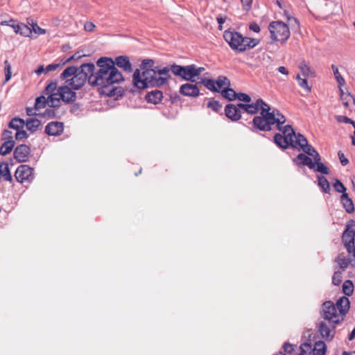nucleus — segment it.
<instances>
[{"instance_id": "57", "label": "nucleus", "mask_w": 355, "mask_h": 355, "mask_svg": "<svg viewBox=\"0 0 355 355\" xmlns=\"http://www.w3.org/2000/svg\"><path fill=\"white\" fill-rule=\"evenodd\" d=\"M315 166L316 171L324 175H328L329 173L328 168L323 163H318L317 164H315Z\"/></svg>"}, {"instance_id": "59", "label": "nucleus", "mask_w": 355, "mask_h": 355, "mask_svg": "<svg viewBox=\"0 0 355 355\" xmlns=\"http://www.w3.org/2000/svg\"><path fill=\"white\" fill-rule=\"evenodd\" d=\"M236 98L245 103H250L251 101L250 96L245 93H237Z\"/></svg>"}, {"instance_id": "1", "label": "nucleus", "mask_w": 355, "mask_h": 355, "mask_svg": "<svg viewBox=\"0 0 355 355\" xmlns=\"http://www.w3.org/2000/svg\"><path fill=\"white\" fill-rule=\"evenodd\" d=\"M96 66L99 69L96 71L94 70L90 74L89 85L107 87L124 80L122 73L116 67H114L112 58L101 57L96 62Z\"/></svg>"}, {"instance_id": "61", "label": "nucleus", "mask_w": 355, "mask_h": 355, "mask_svg": "<svg viewBox=\"0 0 355 355\" xmlns=\"http://www.w3.org/2000/svg\"><path fill=\"white\" fill-rule=\"evenodd\" d=\"M15 177L19 182H22V165L17 167Z\"/></svg>"}, {"instance_id": "48", "label": "nucleus", "mask_w": 355, "mask_h": 355, "mask_svg": "<svg viewBox=\"0 0 355 355\" xmlns=\"http://www.w3.org/2000/svg\"><path fill=\"white\" fill-rule=\"evenodd\" d=\"M58 88H57V83L56 82H51L49 84H48L46 85V87H45V89L44 91V94L45 95H48V96L55 92V91H57Z\"/></svg>"}, {"instance_id": "17", "label": "nucleus", "mask_w": 355, "mask_h": 355, "mask_svg": "<svg viewBox=\"0 0 355 355\" xmlns=\"http://www.w3.org/2000/svg\"><path fill=\"white\" fill-rule=\"evenodd\" d=\"M270 107L266 104V107L261 111V115L265 119L268 125L271 127L272 125L276 124L275 113L274 109L270 112Z\"/></svg>"}, {"instance_id": "6", "label": "nucleus", "mask_w": 355, "mask_h": 355, "mask_svg": "<svg viewBox=\"0 0 355 355\" xmlns=\"http://www.w3.org/2000/svg\"><path fill=\"white\" fill-rule=\"evenodd\" d=\"M322 317L331 325H336L343 321L344 318L337 313V309L331 301H327L322 304Z\"/></svg>"}, {"instance_id": "14", "label": "nucleus", "mask_w": 355, "mask_h": 355, "mask_svg": "<svg viewBox=\"0 0 355 355\" xmlns=\"http://www.w3.org/2000/svg\"><path fill=\"white\" fill-rule=\"evenodd\" d=\"M64 124L59 121H52L49 123L45 128V133L51 136H57L62 133Z\"/></svg>"}, {"instance_id": "7", "label": "nucleus", "mask_w": 355, "mask_h": 355, "mask_svg": "<svg viewBox=\"0 0 355 355\" xmlns=\"http://www.w3.org/2000/svg\"><path fill=\"white\" fill-rule=\"evenodd\" d=\"M223 37L232 49L239 52L245 51L243 46L245 40L241 33L236 31H225L223 33Z\"/></svg>"}, {"instance_id": "62", "label": "nucleus", "mask_w": 355, "mask_h": 355, "mask_svg": "<svg viewBox=\"0 0 355 355\" xmlns=\"http://www.w3.org/2000/svg\"><path fill=\"white\" fill-rule=\"evenodd\" d=\"M295 347L296 346L294 345H291L290 343H285L284 345V349L287 354H291L295 350Z\"/></svg>"}, {"instance_id": "42", "label": "nucleus", "mask_w": 355, "mask_h": 355, "mask_svg": "<svg viewBox=\"0 0 355 355\" xmlns=\"http://www.w3.org/2000/svg\"><path fill=\"white\" fill-rule=\"evenodd\" d=\"M300 354L298 355H313L312 354V346L309 343H304L300 347Z\"/></svg>"}, {"instance_id": "30", "label": "nucleus", "mask_w": 355, "mask_h": 355, "mask_svg": "<svg viewBox=\"0 0 355 355\" xmlns=\"http://www.w3.org/2000/svg\"><path fill=\"white\" fill-rule=\"evenodd\" d=\"M46 105H49L48 99L44 95H42L35 99L34 110L36 112H40V110L44 108Z\"/></svg>"}, {"instance_id": "20", "label": "nucleus", "mask_w": 355, "mask_h": 355, "mask_svg": "<svg viewBox=\"0 0 355 355\" xmlns=\"http://www.w3.org/2000/svg\"><path fill=\"white\" fill-rule=\"evenodd\" d=\"M336 305V307L339 310L340 314L344 317L349 309L350 302L347 297L343 296L337 300Z\"/></svg>"}, {"instance_id": "23", "label": "nucleus", "mask_w": 355, "mask_h": 355, "mask_svg": "<svg viewBox=\"0 0 355 355\" xmlns=\"http://www.w3.org/2000/svg\"><path fill=\"white\" fill-rule=\"evenodd\" d=\"M335 262L339 266L341 270H345L349 264L354 263L350 258L346 257L344 252L340 253L335 259Z\"/></svg>"}, {"instance_id": "52", "label": "nucleus", "mask_w": 355, "mask_h": 355, "mask_svg": "<svg viewBox=\"0 0 355 355\" xmlns=\"http://www.w3.org/2000/svg\"><path fill=\"white\" fill-rule=\"evenodd\" d=\"M342 279V272L339 270L335 271L332 277V283L336 286H338L341 283Z\"/></svg>"}, {"instance_id": "44", "label": "nucleus", "mask_w": 355, "mask_h": 355, "mask_svg": "<svg viewBox=\"0 0 355 355\" xmlns=\"http://www.w3.org/2000/svg\"><path fill=\"white\" fill-rule=\"evenodd\" d=\"M299 68L304 76H309L312 74L311 68L308 66L305 61H302L300 63Z\"/></svg>"}, {"instance_id": "15", "label": "nucleus", "mask_w": 355, "mask_h": 355, "mask_svg": "<svg viewBox=\"0 0 355 355\" xmlns=\"http://www.w3.org/2000/svg\"><path fill=\"white\" fill-rule=\"evenodd\" d=\"M225 116L232 121H237L241 118V112L234 104H228L225 107Z\"/></svg>"}, {"instance_id": "38", "label": "nucleus", "mask_w": 355, "mask_h": 355, "mask_svg": "<svg viewBox=\"0 0 355 355\" xmlns=\"http://www.w3.org/2000/svg\"><path fill=\"white\" fill-rule=\"evenodd\" d=\"M354 291V284L351 280H345L343 284V292L347 296L352 295Z\"/></svg>"}, {"instance_id": "39", "label": "nucleus", "mask_w": 355, "mask_h": 355, "mask_svg": "<svg viewBox=\"0 0 355 355\" xmlns=\"http://www.w3.org/2000/svg\"><path fill=\"white\" fill-rule=\"evenodd\" d=\"M275 113L276 125L279 130H282V125L285 123L286 117L277 109H274Z\"/></svg>"}, {"instance_id": "31", "label": "nucleus", "mask_w": 355, "mask_h": 355, "mask_svg": "<svg viewBox=\"0 0 355 355\" xmlns=\"http://www.w3.org/2000/svg\"><path fill=\"white\" fill-rule=\"evenodd\" d=\"M313 355H324L327 347L323 341H318L315 343L314 347L312 348Z\"/></svg>"}, {"instance_id": "16", "label": "nucleus", "mask_w": 355, "mask_h": 355, "mask_svg": "<svg viewBox=\"0 0 355 355\" xmlns=\"http://www.w3.org/2000/svg\"><path fill=\"white\" fill-rule=\"evenodd\" d=\"M8 128L15 131V137L16 139H22V119L15 117L12 119L8 125Z\"/></svg>"}, {"instance_id": "43", "label": "nucleus", "mask_w": 355, "mask_h": 355, "mask_svg": "<svg viewBox=\"0 0 355 355\" xmlns=\"http://www.w3.org/2000/svg\"><path fill=\"white\" fill-rule=\"evenodd\" d=\"M33 171V168L24 164V181L28 180L31 182L34 178Z\"/></svg>"}, {"instance_id": "36", "label": "nucleus", "mask_w": 355, "mask_h": 355, "mask_svg": "<svg viewBox=\"0 0 355 355\" xmlns=\"http://www.w3.org/2000/svg\"><path fill=\"white\" fill-rule=\"evenodd\" d=\"M221 94L224 98L228 99L229 101L235 100L237 96V93H236L233 89L229 88V87L222 89Z\"/></svg>"}, {"instance_id": "60", "label": "nucleus", "mask_w": 355, "mask_h": 355, "mask_svg": "<svg viewBox=\"0 0 355 355\" xmlns=\"http://www.w3.org/2000/svg\"><path fill=\"white\" fill-rule=\"evenodd\" d=\"M302 150L309 156H312L316 151L315 148L309 144L305 146Z\"/></svg>"}, {"instance_id": "26", "label": "nucleus", "mask_w": 355, "mask_h": 355, "mask_svg": "<svg viewBox=\"0 0 355 355\" xmlns=\"http://www.w3.org/2000/svg\"><path fill=\"white\" fill-rule=\"evenodd\" d=\"M275 143L280 148L286 149L291 146V141L280 133H276L274 136Z\"/></svg>"}, {"instance_id": "34", "label": "nucleus", "mask_w": 355, "mask_h": 355, "mask_svg": "<svg viewBox=\"0 0 355 355\" xmlns=\"http://www.w3.org/2000/svg\"><path fill=\"white\" fill-rule=\"evenodd\" d=\"M318 185L322 189V191L329 193L330 192V184L327 179L322 175L318 176Z\"/></svg>"}, {"instance_id": "40", "label": "nucleus", "mask_w": 355, "mask_h": 355, "mask_svg": "<svg viewBox=\"0 0 355 355\" xmlns=\"http://www.w3.org/2000/svg\"><path fill=\"white\" fill-rule=\"evenodd\" d=\"M156 75H159V78H166V83H167L168 80L171 78V76L169 74V71L171 70V68L169 69L167 67H165L162 69H158V67H155Z\"/></svg>"}, {"instance_id": "46", "label": "nucleus", "mask_w": 355, "mask_h": 355, "mask_svg": "<svg viewBox=\"0 0 355 355\" xmlns=\"http://www.w3.org/2000/svg\"><path fill=\"white\" fill-rule=\"evenodd\" d=\"M340 99L342 100L343 103L345 107H348L349 103L351 101H354V99L352 95L349 94L344 93L342 89H340Z\"/></svg>"}, {"instance_id": "19", "label": "nucleus", "mask_w": 355, "mask_h": 355, "mask_svg": "<svg viewBox=\"0 0 355 355\" xmlns=\"http://www.w3.org/2000/svg\"><path fill=\"white\" fill-rule=\"evenodd\" d=\"M266 104L261 98H259L254 103L247 104L245 112L250 114H255L259 110L261 111L263 108L266 107Z\"/></svg>"}, {"instance_id": "5", "label": "nucleus", "mask_w": 355, "mask_h": 355, "mask_svg": "<svg viewBox=\"0 0 355 355\" xmlns=\"http://www.w3.org/2000/svg\"><path fill=\"white\" fill-rule=\"evenodd\" d=\"M342 242L349 254L354 258V263L352 266L355 268V222L352 220L346 225V228L342 235Z\"/></svg>"}, {"instance_id": "55", "label": "nucleus", "mask_w": 355, "mask_h": 355, "mask_svg": "<svg viewBox=\"0 0 355 355\" xmlns=\"http://www.w3.org/2000/svg\"><path fill=\"white\" fill-rule=\"evenodd\" d=\"M333 187L337 192L342 193L343 194L345 193L346 188L339 180H336Z\"/></svg>"}, {"instance_id": "58", "label": "nucleus", "mask_w": 355, "mask_h": 355, "mask_svg": "<svg viewBox=\"0 0 355 355\" xmlns=\"http://www.w3.org/2000/svg\"><path fill=\"white\" fill-rule=\"evenodd\" d=\"M22 148V145L18 146L15 148V152H14L15 159L19 163L22 162V148Z\"/></svg>"}, {"instance_id": "53", "label": "nucleus", "mask_w": 355, "mask_h": 355, "mask_svg": "<svg viewBox=\"0 0 355 355\" xmlns=\"http://www.w3.org/2000/svg\"><path fill=\"white\" fill-rule=\"evenodd\" d=\"M155 61L152 59H145L140 65L141 69H152L154 67Z\"/></svg>"}, {"instance_id": "9", "label": "nucleus", "mask_w": 355, "mask_h": 355, "mask_svg": "<svg viewBox=\"0 0 355 355\" xmlns=\"http://www.w3.org/2000/svg\"><path fill=\"white\" fill-rule=\"evenodd\" d=\"M46 31L40 28L33 19L27 18L26 24H24V37L36 38L37 35H44Z\"/></svg>"}, {"instance_id": "2", "label": "nucleus", "mask_w": 355, "mask_h": 355, "mask_svg": "<svg viewBox=\"0 0 355 355\" xmlns=\"http://www.w3.org/2000/svg\"><path fill=\"white\" fill-rule=\"evenodd\" d=\"M137 69L133 73L132 80L135 87L139 89H145L149 87H159L166 84V78H155L156 75L155 69Z\"/></svg>"}, {"instance_id": "4", "label": "nucleus", "mask_w": 355, "mask_h": 355, "mask_svg": "<svg viewBox=\"0 0 355 355\" xmlns=\"http://www.w3.org/2000/svg\"><path fill=\"white\" fill-rule=\"evenodd\" d=\"M268 30L270 38L274 42L284 43L290 37V30L287 24L281 21H275L270 23Z\"/></svg>"}, {"instance_id": "21", "label": "nucleus", "mask_w": 355, "mask_h": 355, "mask_svg": "<svg viewBox=\"0 0 355 355\" xmlns=\"http://www.w3.org/2000/svg\"><path fill=\"white\" fill-rule=\"evenodd\" d=\"M66 112V110L62 107H51L46 109L44 112L41 113L40 116L49 118H60Z\"/></svg>"}, {"instance_id": "10", "label": "nucleus", "mask_w": 355, "mask_h": 355, "mask_svg": "<svg viewBox=\"0 0 355 355\" xmlns=\"http://www.w3.org/2000/svg\"><path fill=\"white\" fill-rule=\"evenodd\" d=\"M335 326L325 321H322L318 325V331L320 336L327 340H331L335 336Z\"/></svg>"}, {"instance_id": "29", "label": "nucleus", "mask_w": 355, "mask_h": 355, "mask_svg": "<svg viewBox=\"0 0 355 355\" xmlns=\"http://www.w3.org/2000/svg\"><path fill=\"white\" fill-rule=\"evenodd\" d=\"M297 160H300L302 162L301 163H297L298 165L302 164L304 166H307L310 169L315 168V163H313L309 157L303 153L299 154L294 159V162H297Z\"/></svg>"}, {"instance_id": "3", "label": "nucleus", "mask_w": 355, "mask_h": 355, "mask_svg": "<svg viewBox=\"0 0 355 355\" xmlns=\"http://www.w3.org/2000/svg\"><path fill=\"white\" fill-rule=\"evenodd\" d=\"M95 70V65L93 63H85L80 65L75 75L69 80V85L74 90L80 89L89 81L90 74Z\"/></svg>"}, {"instance_id": "50", "label": "nucleus", "mask_w": 355, "mask_h": 355, "mask_svg": "<svg viewBox=\"0 0 355 355\" xmlns=\"http://www.w3.org/2000/svg\"><path fill=\"white\" fill-rule=\"evenodd\" d=\"M184 67V66H180V65H177L175 64H173L171 67V70L174 75L182 78Z\"/></svg>"}, {"instance_id": "47", "label": "nucleus", "mask_w": 355, "mask_h": 355, "mask_svg": "<svg viewBox=\"0 0 355 355\" xmlns=\"http://www.w3.org/2000/svg\"><path fill=\"white\" fill-rule=\"evenodd\" d=\"M1 25L10 26V27H12L14 29L15 33H19L20 34H21V33L19 32L20 29H21L20 25L19 24L15 23V21L13 19L2 21Z\"/></svg>"}, {"instance_id": "49", "label": "nucleus", "mask_w": 355, "mask_h": 355, "mask_svg": "<svg viewBox=\"0 0 355 355\" xmlns=\"http://www.w3.org/2000/svg\"><path fill=\"white\" fill-rule=\"evenodd\" d=\"M331 67L333 69L334 74L335 76V78H336L339 86L341 87V86L344 85L345 79L342 77V76L339 73L338 69L335 65H332Z\"/></svg>"}, {"instance_id": "13", "label": "nucleus", "mask_w": 355, "mask_h": 355, "mask_svg": "<svg viewBox=\"0 0 355 355\" xmlns=\"http://www.w3.org/2000/svg\"><path fill=\"white\" fill-rule=\"evenodd\" d=\"M113 62L114 67L116 65L118 67L122 69L125 73H131L133 70L128 56H117L114 60H113Z\"/></svg>"}, {"instance_id": "24", "label": "nucleus", "mask_w": 355, "mask_h": 355, "mask_svg": "<svg viewBox=\"0 0 355 355\" xmlns=\"http://www.w3.org/2000/svg\"><path fill=\"white\" fill-rule=\"evenodd\" d=\"M26 125V128L31 132H35L41 128V122L36 118H30L25 122L24 121V125Z\"/></svg>"}, {"instance_id": "41", "label": "nucleus", "mask_w": 355, "mask_h": 355, "mask_svg": "<svg viewBox=\"0 0 355 355\" xmlns=\"http://www.w3.org/2000/svg\"><path fill=\"white\" fill-rule=\"evenodd\" d=\"M245 42H243V46L245 48V51L247 49H250L256 46L259 41V40L250 38V37H244Z\"/></svg>"}, {"instance_id": "51", "label": "nucleus", "mask_w": 355, "mask_h": 355, "mask_svg": "<svg viewBox=\"0 0 355 355\" xmlns=\"http://www.w3.org/2000/svg\"><path fill=\"white\" fill-rule=\"evenodd\" d=\"M207 107L214 112H218L220 110L222 105L218 101H210L207 103Z\"/></svg>"}, {"instance_id": "63", "label": "nucleus", "mask_w": 355, "mask_h": 355, "mask_svg": "<svg viewBox=\"0 0 355 355\" xmlns=\"http://www.w3.org/2000/svg\"><path fill=\"white\" fill-rule=\"evenodd\" d=\"M299 85L305 89L307 92H311V87L308 85L307 80L303 78L302 80H300V83H298Z\"/></svg>"}, {"instance_id": "12", "label": "nucleus", "mask_w": 355, "mask_h": 355, "mask_svg": "<svg viewBox=\"0 0 355 355\" xmlns=\"http://www.w3.org/2000/svg\"><path fill=\"white\" fill-rule=\"evenodd\" d=\"M179 92L184 96L196 98L200 95L198 87L193 83H187L180 86Z\"/></svg>"}, {"instance_id": "8", "label": "nucleus", "mask_w": 355, "mask_h": 355, "mask_svg": "<svg viewBox=\"0 0 355 355\" xmlns=\"http://www.w3.org/2000/svg\"><path fill=\"white\" fill-rule=\"evenodd\" d=\"M200 83L214 92H219L221 89H223L230 85V80L224 76H218L216 81L212 79H202Z\"/></svg>"}, {"instance_id": "54", "label": "nucleus", "mask_w": 355, "mask_h": 355, "mask_svg": "<svg viewBox=\"0 0 355 355\" xmlns=\"http://www.w3.org/2000/svg\"><path fill=\"white\" fill-rule=\"evenodd\" d=\"M13 136H15V131L12 129L4 130L2 135V139L7 141H14Z\"/></svg>"}, {"instance_id": "35", "label": "nucleus", "mask_w": 355, "mask_h": 355, "mask_svg": "<svg viewBox=\"0 0 355 355\" xmlns=\"http://www.w3.org/2000/svg\"><path fill=\"white\" fill-rule=\"evenodd\" d=\"M283 136L286 137L290 141H293V139L295 137V132L290 125H286L284 127L282 126V130Z\"/></svg>"}, {"instance_id": "33", "label": "nucleus", "mask_w": 355, "mask_h": 355, "mask_svg": "<svg viewBox=\"0 0 355 355\" xmlns=\"http://www.w3.org/2000/svg\"><path fill=\"white\" fill-rule=\"evenodd\" d=\"M4 142L0 148V154L6 155L10 153L15 146V141L3 140Z\"/></svg>"}, {"instance_id": "64", "label": "nucleus", "mask_w": 355, "mask_h": 355, "mask_svg": "<svg viewBox=\"0 0 355 355\" xmlns=\"http://www.w3.org/2000/svg\"><path fill=\"white\" fill-rule=\"evenodd\" d=\"M95 27L94 24L91 21H87L84 25V29L87 32H92Z\"/></svg>"}, {"instance_id": "11", "label": "nucleus", "mask_w": 355, "mask_h": 355, "mask_svg": "<svg viewBox=\"0 0 355 355\" xmlns=\"http://www.w3.org/2000/svg\"><path fill=\"white\" fill-rule=\"evenodd\" d=\"M71 87L68 85L61 86L58 87L60 92V97L62 101L66 103H73L76 99V93L72 91Z\"/></svg>"}, {"instance_id": "37", "label": "nucleus", "mask_w": 355, "mask_h": 355, "mask_svg": "<svg viewBox=\"0 0 355 355\" xmlns=\"http://www.w3.org/2000/svg\"><path fill=\"white\" fill-rule=\"evenodd\" d=\"M79 68L71 66L67 67L60 75V78L63 80L67 79L69 77H73L77 72Z\"/></svg>"}, {"instance_id": "32", "label": "nucleus", "mask_w": 355, "mask_h": 355, "mask_svg": "<svg viewBox=\"0 0 355 355\" xmlns=\"http://www.w3.org/2000/svg\"><path fill=\"white\" fill-rule=\"evenodd\" d=\"M0 178H3L7 181H10L12 180L8 164L6 162L0 163Z\"/></svg>"}, {"instance_id": "45", "label": "nucleus", "mask_w": 355, "mask_h": 355, "mask_svg": "<svg viewBox=\"0 0 355 355\" xmlns=\"http://www.w3.org/2000/svg\"><path fill=\"white\" fill-rule=\"evenodd\" d=\"M54 96L55 95H49L47 97L49 106L51 107H55V108L60 107V101H62L61 98L59 97L58 98H55Z\"/></svg>"}, {"instance_id": "56", "label": "nucleus", "mask_w": 355, "mask_h": 355, "mask_svg": "<svg viewBox=\"0 0 355 355\" xmlns=\"http://www.w3.org/2000/svg\"><path fill=\"white\" fill-rule=\"evenodd\" d=\"M336 119L339 123H351L355 128V122L347 116L339 115L336 116Z\"/></svg>"}, {"instance_id": "25", "label": "nucleus", "mask_w": 355, "mask_h": 355, "mask_svg": "<svg viewBox=\"0 0 355 355\" xmlns=\"http://www.w3.org/2000/svg\"><path fill=\"white\" fill-rule=\"evenodd\" d=\"M308 144V141L304 135L301 134H295V137H294L293 141L291 143V146L295 148L300 147L299 149H302Z\"/></svg>"}, {"instance_id": "22", "label": "nucleus", "mask_w": 355, "mask_h": 355, "mask_svg": "<svg viewBox=\"0 0 355 355\" xmlns=\"http://www.w3.org/2000/svg\"><path fill=\"white\" fill-rule=\"evenodd\" d=\"M252 123L254 127L261 131H270L272 130V128L268 125L262 115L254 116Z\"/></svg>"}, {"instance_id": "18", "label": "nucleus", "mask_w": 355, "mask_h": 355, "mask_svg": "<svg viewBox=\"0 0 355 355\" xmlns=\"http://www.w3.org/2000/svg\"><path fill=\"white\" fill-rule=\"evenodd\" d=\"M163 98V93L162 91L155 89L148 92L145 96V99L148 103L155 105L159 103Z\"/></svg>"}, {"instance_id": "27", "label": "nucleus", "mask_w": 355, "mask_h": 355, "mask_svg": "<svg viewBox=\"0 0 355 355\" xmlns=\"http://www.w3.org/2000/svg\"><path fill=\"white\" fill-rule=\"evenodd\" d=\"M341 202L347 213H352L354 211L353 201L349 198L347 193L342 194L340 197Z\"/></svg>"}, {"instance_id": "28", "label": "nucleus", "mask_w": 355, "mask_h": 355, "mask_svg": "<svg viewBox=\"0 0 355 355\" xmlns=\"http://www.w3.org/2000/svg\"><path fill=\"white\" fill-rule=\"evenodd\" d=\"M195 78L194 64L184 66L182 78L187 81L193 82Z\"/></svg>"}]
</instances>
